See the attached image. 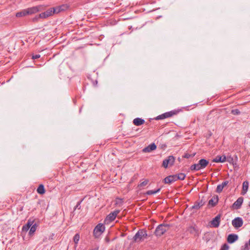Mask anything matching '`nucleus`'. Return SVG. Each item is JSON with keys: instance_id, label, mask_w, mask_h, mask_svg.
I'll return each mask as SVG.
<instances>
[{"instance_id": "obj_1", "label": "nucleus", "mask_w": 250, "mask_h": 250, "mask_svg": "<svg viewBox=\"0 0 250 250\" xmlns=\"http://www.w3.org/2000/svg\"><path fill=\"white\" fill-rule=\"evenodd\" d=\"M209 162L205 159H201L198 164H195L190 166V169L191 171H198L205 168L208 164Z\"/></svg>"}, {"instance_id": "obj_2", "label": "nucleus", "mask_w": 250, "mask_h": 250, "mask_svg": "<svg viewBox=\"0 0 250 250\" xmlns=\"http://www.w3.org/2000/svg\"><path fill=\"white\" fill-rule=\"evenodd\" d=\"M147 237L146 231L144 229H140L133 237L135 242H138L143 241Z\"/></svg>"}, {"instance_id": "obj_3", "label": "nucleus", "mask_w": 250, "mask_h": 250, "mask_svg": "<svg viewBox=\"0 0 250 250\" xmlns=\"http://www.w3.org/2000/svg\"><path fill=\"white\" fill-rule=\"evenodd\" d=\"M105 230L104 226L101 223L98 224L93 230V235L95 238H98Z\"/></svg>"}, {"instance_id": "obj_4", "label": "nucleus", "mask_w": 250, "mask_h": 250, "mask_svg": "<svg viewBox=\"0 0 250 250\" xmlns=\"http://www.w3.org/2000/svg\"><path fill=\"white\" fill-rule=\"evenodd\" d=\"M167 225L161 224L159 225L156 229L155 234L157 236H161L167 231Z\"/></svg>"}, {"instance_id": "obj_5", "label": "nucleus", "mask_w": 250, "mask_h": 250, "mask_svg": "<svg viewBox=\"0 0 250 250\" xmlns=\"http://www.w3.org/2000/svg\"><path fill=\"white\" fill-rule=\"evenodd\" d=\"M120 210H115L113 212L110 213L105 218L104 220V223L105 224H108L111 222L114 221L118 213L120 212Z\"/></svg>"}, {"instance_id": "obj_6", "label": "nucleus", "mask_w": 250, "mask_h": 250, "mask_svg": "<svg viewBox=\"0 0 250 250\" xmlns=\"http://www.w3.org/2000/svg\"><path fill=\"white\" fill-rule=\"evenodd\" d=\"M175 162V158L172 156H169L167 159L163 160L162 166L166 168L168 166H172Z\"/></svg>"}, {"instance_id": "obj_7", "label": "nucleus", "mask_w": 250, "mask_h": 250, "mask_svg": "<svg viewBox=\"0 0 250 250\" xmlns=\"http://www.w3.org/2000/svg\"><path fill=\"white\" fill-rule=\"evenodd\" d=\"M221 216V214H219L210 221V225L211 227L216 228L219 226Z\"/></svg>"}, {"instance_id": "obj_8", "label": "nucleus", "mask_w": 250, "mask_h": 250, "mask_svg": "<svg viewBox=\"0 0 250 250\" xmlns=\"http://www.w3.org/2000/svg\"><path fill=\"white\" fill-rule=\"evenodd\" d=\"M243 221L242 218L238 217L232 221V225L235 228H239L243 226Z\"/></svg>"}, {"instance_id": "obj_9", "label": "nucleus", "mask_w": 250, "mask_h": 250, "mask_svg": "<svg viewBox=\"0 0 250 250\" xmlns=\"http://www.w3.org/2000/svg\"><path fill=\"white\" fill-rule=\"evenodd\" d=\"M41 6H34L26 9L27 15H31L39 12L40 10Z\"/></svg>"}, {"instance_id": "obj_10", "label": "nucleus", "mask_w": 250, "mask_h": 250, "mask_svg": "<svg viewBox=\"0 0 250 250\" xmlns=\"http://www.w3.org/2000/svg\"><path fill=\"white\" fill-rule=\"evenodd\" d=\"M176 181V175H172L166 177L164 180L163 182L165 184H170Z\"/></svg>"}, {"instance_id": "obj_11", "label": "nucleus", "mask_w": 250, "mask_h": 250, "mask_svg": "<svg viewBox=\"0 0 250 250\" xmlns=\"http://www.w3.org/2000/svg\"><path fill=\"white\" fill-rule=\"evenodd\" d=\"M238 239V236L235 234H230L228 235L227 238V241L229 244H232L237 241Z\"/></svg>"}, {"instance_id": "obj_12", "label": "nucleus", "mask_w": 250, "mask_h": 250, "mask_svg": "<svg viewBox=\"0 0 250 250\" xmlns=\"http://www.w3.org/2000/svg\"><path fill=\"white\" fill-rule=\"evenodd\" d=\"M243 202V197H239L237 200L233 204L232 207L235 209H239L240 208Z\"/></svg>"}, {"instance_id": "obj_13", "label": "nucleus", "mask_w": 250, "mask_h": 250, "mask_svg": "<svg viewBox=\"0 0 250 250\" xmlns=\"http://www.w3.org/2000/svg\"><path fill=\"white\" fill-rule=\"evenodd\" d=\"M157 146L154 143L148 145L147 146L145 147L143 149V152H149L151 151L155 150L156 149Z\"/></svg>"}, {"instance_id": "obj_14", "label": "nucleus", "mask_w": 250, "mask_h": 250, "mask_svg": "<svg viewBox=\"0 0 250 250\" xmlns=\"http://www.w3.org/2000/svg\"><path fill=\"white\" fill-rule=\"evenodd\" d=\"M226 161V157L225 155H217L212 161L215 163H223Z\"/></svg>"}, {"instance_id": "obj_15", "label": "nucleus", "mask_w": 250, "mask_h": 250, "mask_svg": "<svg viewBox=\"0 0 250 250\" xmlns=\"http://www.w3.org/2000/svg\"><path fill=\"white\" fill-rule=\"evenodd\" d=\"M205 204V202L203 200L197 201L195 202L194 205L192 207L193 209H198L201 207L203 206Z\"/></svg>"}, {"instance_id": "obj_16", "label": "nucleus", "mask_w": 250, "mask_h": 250, "mask_svg": "<svg viewBox=\"0 0 250 250\" xmlns=\"http://www.w3.org/2000/svg\"><path fill=\"white\" fill-rule=\"evenodd\" d=\"M229 184L228 181L223 182L221 184L218 185L217 187L216 191L220 193L222 191L223 188Z\"/></svg>"}, {"instance_id": "obj_17", "label": "nucleus", "mask_w": 250, "mask_h": 250, "mask_svg": "<svg viewBox=\"0 0 250 250\" xmlns=\"http://www.w3.org/2000/svg\"><path fill=\"white\" fill-rule=\"evenodd\" d=\"M218 202V197L217 195L214 196L208 201V205L213 207L216 206Z\"/></svg>"}, {"instance_id": "obj_18", "label": "nucleus", "mask_w": 250, "mask_h": 250, "mask_svg": "<svg viewBox=\"0 0 250 250\" xmlns=\"http://www.w3.org/2000/svg\"><path fill=\"white\" fill-rule=\"evenodd\" d=\"M145 123V121L140 118H135L133 121V123L134 125L136 126H139Z\"/></svg>"}, {"instance_id": "obj_19", "label": "nucleus", "mask_w": 250, "mask_h": 250, "mask_svg": "<svg viewBox=\"0 0 250 250\" xmlns=\"http://www.w3.org/2000/svg\"><path fill=\"white\" fill-rule=\"evenodd\" d=\"M179 112V110H173L170 111L169 112H167L165 113V115L166 116V118L171 117L177 114Z\"/></svg>"}, {"instance_id": "obj_20", "label": "nucleus", "mask_w": 250, "mask_h": 250, "mask_svg": "<svg viewBox=\"0 0 250 250\" xmlns=\"http://www.w3.org/2000/svg\"><path fill=\"white\" fill-rule=\"evenodd\" d=\"M80 240V235L79 233H76L73 237V241L75 243L74 248L76 249Z\"/></svg>"}, {"instance_id": "obj_21", "label": "nucleus", "mask_w": 250, "mask_h": 250, "mask_svg": "<svg viewBox=\"0 0 250 250\" xmlns=\"http://www.w3.org/2000/svg\"><path fill=\"white\" fill-rule=\"evenodd\" d=\"M37 191L39 194H43L45 193V189L44 186L42 184L39 185L37 188Z\"/></svg>"}, {"instance_id": "obj_22", "label": "nucleus", "mask_w": 250, "mask_h": 250, "mask_svg": "<svg viewBox=\"0 0 250 250\" xmlns=\"http://www.w3.org/2000/svg\"><path fill=\"white\" fill-rule=\"evenodd\" d=\"M175 175L176 181L177 180H183L186 177V175L183 173H180Z\"/></svg>"}, {"instance_id": "obj_23", "label": "nucleus", "mask_w": 250, "mask_h": 250, "mask_svg": "<svg viewBox=\"0 0 250 250\" xmlns=\"http://www.w3.org/2000/svg\"><path fill=\"white\" fill-rule=\"evenodd\" d=\"M26 15H27V14L26 12V9H24L21 12H18L16 14V16L17 17H21L25 16Z\"/></svg>"}, {"instance_id": "obj_24", "label": "nucleus", "mask_w": 250, "mask_h": 250, "mask_svg": "<svg viewBox=\"0 0 250 250\" xmlns=\"http://www.w3.org/2000/svg\"><path fill=\"white\" fill-rule=\"evenodd\" d=\"M249 188V182L247 181H245L243 183V191H244V193H246Z\"/></svg>"}, {"instance_id": "obj_25", "label": "nucleus", "mask_w": 250, "mask_h": 250, "mask_svg": "<svg viewBox=\"0 0 250 250\" xmlns=\"http://www.w3.org/2000/svg\"><path fill=\"white\" fill-rule=\"evenodd\" d=\"M160 190H161V188H158L156 190H148L146 191V194L147 195H152V194H156V193L159 192L160 191Z\"/></svg>"}, {"instance_id": "obj_26", "label": "nucleus", "mask_w": 250, "mask_h": 250, "mask_svg": "<svg viewBox=\"0 0 250 250\" xmlns=\"http://www.w3.org/2000/svg\"><path fill=\"white\" fill-rule=\"evenodd\" d=\"M188 231L194 235H196L197 233L196 229L192 226L189 227L188 228Z\"/></svg>"}, {"instance_id": "obj_27", "label": "nucleus", "mask_w": 250, "mask_h": 250, "mask_svg": "<svg viewBox=\"0 0 250 250\" xmlns=\"http://www.w3.org/2000/svg\"><path fill=\"white\" fill-rule=\"evenodd\" d=\"M61 8H62V7H61L60 6L52 8L53 14H55V13L58 14V13H60V12L62 11V10L61 9Z\"/></svg>"}, {"instance_id": "obj_28", "label": "nucleus", "mask_w": 250, "mask_h": 250, "mask_svg": "<svg viewBox=\"0 0 250 250\" xmlns=\"http://www.w3.org/2000/svg\"><path fill=\"white\" fill-rule=\"evenodd\" d=\"M45 14L46 17H48L50 16H52L53 14V12L52 11V8L48 9L46 11L44 12Z\"/></svg>"}, {"instance_id": "obj_29", "label": "nucleus", "mask_w": 250, "mask_h": 250, "mask_svg": "<svg viewBox=\"0 0 250 250\" xmlns=\"http://www.w3.org/2000/svg\"><path fill=\"white\" fill-rule=\"evenodd\" d=\"M36 230V225L35 224L31 227L29 232V234L30 235L33 234L35 232Z\"/></svg>"}, {"instance_id": "obj_30", "label": "nucleus", "mask_w": 250, "mask_h": 250, "mask_svg": "<svg viewBox=\"0 0 250 250\" xmlns=\"http://www.w3.org/2000/svg\"><path fill=\"white\" fill-rule=\"evenodd\" d=\"M149 182V180L148 179H146L144 181L138 185V187H144L146 186Z\"/></svg>"}, {"instance_id": "obj_31", "label": "nucleus", "mask_w": 250, "mask_h": 250, "mask_svg": "<svg viewBox=\"0 0 250 250\" xmlns=\"http://www.w3.org/2000/svg\"><path fill=\"white\" fill-rule=\"evenodd\" d=\"M240 111L238 109H232L231 111V113L233 115H238L240 114Z\"/></svg>"}, {"instance_id": "obj_32", "label": "nucleus", "mask_w": 250, "mask_h": 250, "mask_svg": "<svg viewBox=\"0 0 250 250\" xmlns=\"http://www.w3.org/2000/svg\"><path fill=\"white\" fill-rule=\"evenodd\" d=\"M240 250H249V244L246 243L244 246L241 247Z\"/></svg>"}, {"instance_id": "obj_33", "label": "nucleus", "mask_w": 250, "mask_h": 250, "mask_svg": "<svg viewBox=\"0 0 250 250\" xmlns=\"http://www.w3.org/2000/svg\"><path fill=\"white\" fill-rule=\"evenodd\" d=\"M166 119V116L165 115V113H163L161 115H160L159 116H158L157 117H156L155 119L158 120H162V119Z\"/></svg>"}, {"instance_id": "obj_34", "label": "nucleus", "mask_w": 250, "mask_h": 250, "mask_svg": "<svg viewBox=\"0 0 250 250\" xmlns=\"http://www.w3.org/2000/svg\"><path fill=\"white\" fill-rule=\"evenodd\" d=\"M83 199H82V200H81V201H80L79 202H78L77 203L76 206L74 208V210H76L77 208H78V209H81V204L82 202V201H83Z\"/></svg>"}, {"instance_id": "obj_35", "label": "nucleus", "mask_w": 250, "mask_h": 250, "mask_svg": "<svg viewBox=\"0 0 250 250\" xmlns=\"http://www.w3.org/2000/svg\"><path fill=\"white\" fill-rule=\"evenodd\" d=\"M229 246L227 244H224L221 247L220 250H229Z\"/></svg>"}, {"instance_id": "obj_36", "label": "nucleus", "mask_w": 250, "mask_h": 250, "mask_svg": "<svg viewBox=\"0 0 250 250\" xmlns=\"http://www.w3.org/2000/svg\"><path fill=\"white\" fill-rule=\"evenodd\" d=\"M194 155H195V154H193L191 155V154H188V153H185V154L183 156V157L185 158L188 159V158H189L190 157L194 156Z\"/></svg>"}, {"instance_id": "obj_37", "label": "nucleus", "mask_w": 250, "mask_h": 250, "mask_svg": "<svg viewBox=\"0 0 250 250\" xmlns=\"http://www.w3.org/2000/svg\"><path fill=\"white\" fill-rule=\"evenodd\" d=\"M226 161H227L229 163H232L233 161V158L231 156H229L226 158Z\"/></svg>"}, {"instance_id": "obj_38", "label": "nucleus", "mask_w": 250, "mask_h": 250, "mask_svg": "<svg viewBox=\"0 0 250 250\" xmlns=\"http://www.w3.org/2000/svg\"><path fill=\"white\" fill-rule=\"evenodd\" d=\"M123 203V199L120 198H117L116 199V204H122Z\"/></svg>"}, {"instance_id": "obj_39", "label": "nucleus", "mask_w": 250, "mask_h": 250, "mask_svg": "<svg viewBox=\"0 0 250 250\" xmlns=\"http://www.w3.org/2000/svg\"><path fill=\"white\" fill-rule=\"evenodd\" d=\"M40 57H41L40 55H39V54H36V55H34L32 56V59H33V60L37 59L40 58Z\"/></svg>"}, {"instance_id": "obj_40", "label": "nucleus", "mask_w": 250, "mask_h": 250, "mask_svg": "<svg viewBox=\"0 0 250 250\" xmlns=\"http://www.w3.org/2000/svg\"><path fill=\"white\" fill-rule=\"evenodd\" d=\"M39 16L41 18H47V17H46V15H45V14L44 13V12L41 13L39 15Z\"/></svg>"}, {"instance_id": "obj_41", "label": "nucleus", "mask_w": 250, "mask_h": 250, "mask_svg": "<svg viewBox=\"0 0 250 250\" xmlns=\"http://www.w3.org/2000/svg\"><path fill=\"white\" fill-rule=\"evenodd\" d=\"M61 7H62L61 9L62 11H64L67 8V6L66 5H62L60 6Z\"/></svg>"}, {"instance_id": "obj_42", "label": "nucleus", "mask_w": 250, "mask_h": 250, "mask_svg": "<svg viewBox=\"0 0 250 250\" xmlns=\"http://www.w3.org/2000/svg\"><path fill=\"white\" fill-rule=\"evenodd\" d=\"M29 228H30V226H23V227H22V230H28Z\"/></svg>"}, {"instance_id": "obj_43", "label": "nucleus", "mask_w": 250, "mask_h": 250, "mask_svg": "<svg viewBox=\"0 0 250 250\" xmlns=\"http://www.w3.org/2000/svg\"><path fill=\"white\" fill-rule=\"evenodd\" d=\"M26 226H30V227L31 226V224L29 222H28V223L27 224V225Z\"/></svg>"}]
</instances>
